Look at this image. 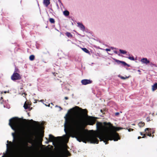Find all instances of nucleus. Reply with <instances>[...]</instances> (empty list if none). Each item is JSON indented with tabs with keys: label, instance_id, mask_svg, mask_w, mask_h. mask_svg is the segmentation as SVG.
<instances>
[{
	"label": "nucleus",
	"instance_id": "f257e3e1",
	"mask_svg": "<svg viewBox=\"0 0 157 157\" xmlns=\"http://www.w3.org/2000/svg\"><path fill=\"white\" fill-rule=\"evenodd\" d=\"M74 111V108L69 109L65 117L64 130L67 133L69 126L70 125L71 128L70 133L71 136L76 138L79 142L86 143L87 142H89L91 143L98 144L99 140L97 138H98L101 141H103L105 144H107L109 140L117 141L120 139L118 134L116 131L123 128L115 127L110 122H104V126L101 123L97 122L96 125L98 131L95 135L89 134L83 132L82 130V121L80 119L72 118L71 115Z\"/></svg>",
	"mask_w": 157,
	"mask_h": 157
},
{
	"label": "nucleus",
	"instance_id": "f03ea898",
	"mask_svg": "<svg viewBox=\"0 0 157 157\" xmlns=\"http://www.w3.org/2000/svg\"><path fill=\"white\" fill-rule=\"evenodd\" d=\"M33 140V138L29 137V140L27 142H24L21 147L17 149V152L19 153H25L27 154L33 153L34 151V148L32 146H28V143H32Z\"/></svg>",
	"mask_w": 157,
	"mask_h": 157
},
{
	"label": "nucleus",
	"instance_id": "7ed1b4c3",
	"mask_svg": "<svg viewBox=\"0 0 157 157\" xmlns=\"http://www.w3.org/2000/svg\"><path fill=\"white\" fill-rule=\"evenodd\" d=\"M20 119L17 117H13L9 120V125L12 129L15 132L20 129Z\"/></svg>",
	"mask_w": 157,
	"mask_h": 157
},
{
	"label": "nucleus",
	"instance_id": "20e7f679",
	"mask_svg": "<svg viewBox=\"0 0 157 157\" xmlns=\"http://www.w3.org/2000/svg\"><path fill=\"white\" fill-rule=\"evenodd\" d=\"M70 155L68 151L65 148L57 150L55 152L52 153L49 157H67Z\"/></svg>",
	"mask_w": 157,
	"mask_h": 157
},
{
	"label": "nucleus",
	"instance_id": "39448f33",
	"mask_svg": "<svg viewBox=\"0 0 157 157\" xmlns=\"http://www.w3.org/2000/svg\"><path fill=\"white\" fill-rule=\"evenodd\" d=\"M11 79L13 81L20 80L21 78V76L17 73H13L11 76Z\"/></svg>",
	"mask_w": 157,
	"mask_h": 157
},
{
	"label": "nucleus",
	"instance_id": "423d86ee",
	"mask_svg": "<svg viewBox=\"0 0 157 157\" xmlns=\"http://www.w3.org/2000/svg\"><path fill=\"white\" fill-rule=\"evenodd\" d=\"M49 141L46 142V143L48 144L49 142H52L53 141H55L57 140V138H60V137H56L51 134H49Z\"/></svg>",
	"mask_w": 157,
	"mask_h": 157
},
{
	"label": "nucleus",
	"instance_id": "0eeeda50",
	"mask_svg": "<svg viewBox=\"0 0 157 157\" xmlns=\"http://www.w3.org/2000/svg\"><path fill=\"white\" fill-rule=\"evenodd\" d=\"M92 82V81L89 79H84L82 80L81 83L82 85H86L90 84Z\"/></svg>",
	"mask_w": 157,
	"mask_h": 157
},
{
	"label": "nucleus",
	"instance_id": "6e6552de",
	"mask_svg": "<svg viewBox=\"0 0 157 157\" xmlns=\"http://www.w3.org/2000/svg\"><path fill=\"white\" fill-rule=\"evenodd\" d=\"M151 129L150 128H147L145 129V133L143 134V136L142 137V138H145L146 137V135L148 134L149 132H151Z\"/></svg>",
	"mask_w": 157,
	"mask_h": 157
},
{
	"label": "nucleus",
	"instance_id": "1a4fd4ad",
	"mask_svg": "<svg viewBox=\"0 0 157 157\" xmlns=\"http://www.w3.org/2000/svg\"><path fill=\"white\" fill-rule=\"evenodd\" d=\"M75 108L79 109V110H81L83 114L85 115H87V111L86 109H83L77 106H76Z\"/></svg>",
	"mask_w": 157,
	"mask_h": 157
},
{
	"label": "nucleus",
	"instance_id": "9d476101",
	"mask_svg": "<svg viewBox=\"0 0 157 157\" xmlns=\"http://www.w3.org/2000/svg\"><path fill=\"white\" fill-rule=\"evenodd\" d=\"M88 124L93 125L95 123V120L93 119L92 117L88 120Z\"/></svg>",
	"mask_w": 157,
	"mask_h": 157
},
{
	"label": "nucleus",
	"instance_id": "9b49d317",
	"mask_svg": "<svg viewBox=\"0 0 157 157\" xmlns=\"http://www.w3.org/2000/svg\"><path fill=\"white\" fill-rule=\"evenodd\" d=\"M141 62L143 63L147 64L150 63L149 61L147 58H143L141 59Z\"/></svg>",
	"mask_w": 157,
	"mask_h": 157
},
{
	"label": "nucleus",
	"instance_id": "f8f14e48",
	"mask_svg": "<svg viewBox=\"0 0 157 157\" xmlns=\"http://www.w3.org/2000/svg\"><path fill=\"white\" fill-rule=\"evenodd\" d=\"M12 135L13 137V141L14 143L16 144H17V139H18V137L16 136L15 133H12Z\"/></svg>",
	"mask_w": 157,
	"mask_h": 157
},
{
	"label": "nucleus",
	"instance_id": "ddd939ff",
	"mask_svg": "<svg viewBox=\"0 0 157 157\" xmlns=\"http://www.w3.org/2000/svg\"><path fill=\"white\" fill-rule=\"evenodd\" d=\"M50 0H44L43 3L46 7H48L50 3Z\"/></svg>",
	"mask_w": 157,
	"mask_h": 157
},
{
	"label": "nucleus",
	"instance_id": "4468645a",
	"mask_svg": "<svg viewBox=\"0 0 157 157\" xmlns=\"http://www.w3.org/2000/svg\"><path fill=\"white\" fill-rule=\"evenodd\" d=\"M31 121H33L34 123V124H36L35 127L36 129H38L40 128V124L38 122H36V121H33V120H31Z\"/></svg>",
	"mask_w": 157,
	"mask_h": 157
},
{
	"label": "nucleus",
	"instance_id": "2eb2a0df",
	"mask_svg": "<svg viewBox=\"0 0 157 157\" xmlns=\"http://www.w3.org/2000/svg\"><path fill=\"white\" fill-rule=\"evenodd\" d=\"M77 24L78 26L82 30L84 31L85 30V27L82 23L79 22L77 23Z\"/></svg>",
	"mask_w": 157,
	"mask_h": 157
},
{
	"label": "nucleus",
	"instance_id": "dca6fc26",
	"mask_svg": "<svg viewBox=\"0 0 157 157\" xmlns=\"http://www.w3.org/2000/svg\"><path fill=\"white\" fill-rule=\"evenodd\" d=\"M157 89V83H155L152 86V90L153 91H154Z\"/></svg>",
	"mask_w": 157,
	"mask_h": 157
},
{
	"label": "nucleus",
	"instance_id": "f3484780",
	"mask_svg": "<svg viewBox=\"0 0 157 157\" xmlns=\"http://www.w3.org/2000/svg\"><path fill=\"white\" fill-rule=\"evenodd\" d=\"M117 62H119L120 63H122L124 66H127L128 67H129V66L128 64H127L125 62L123 61H121L119 60H117Z\"/></svg>",
	"mask_w": 157,
	"mask_h": 157
},
{
	"label": "nucleus",
	"instance_id": "a211bd4d",
	"mask_svg": "<svg viewBox=\"0 0 157 157\" xmlns=\"http://www.w3.org/2000/svg\"><path fill=\"white\" fill-rule=\"evenodd\" d=\"M23 135L26 137H29V135L28 134V132L25 130H24L23 132Z\"/></svg>",
	"mask_w": 157,
	"mask_h": 157
},
{
	"label": "nucleus",
	"instance_id": "6ab92c4d",
	"mask_svg": "<svg viewBox=\"0 0 157 157\" xmlns=\"http://www.w3.org/2000/svg\"><path fill=\"white\" fill-rule=\"evenodd\" d=\"M24 107L25 109H29L30 106L29 105V104L26 103V102H25L24 104Z\"/></svg>",
	"mask_w": 157,
	"mask_h": 157
},
{
	"label": "nucleus",
	"instance_id": "aec40b11",
	"mask_svg": "<svg viewBox=\"0 0 157 157\" xmlns=\"http://www.w3.org/2000/svg\"><path fill=\"white\" fill-rule=\"evenodd\" d=\"M138 125L140 127H143L145 125V123L144 122L141 121L138 124Z\"/></svg>",
	"mask_w": 157,
	"mask_h": 157
},
{
	"label": "nucleus",
	"instance_id": "412c9836",
	"mask_svg": "<svg viewBox=\"0 0 157 157\" xmlns=\"http://www.w3.org/2000/svg\"><path fill=\"white\" fill-rule=\"evenodd\" d=\"M64 15L65 16H68L69 14V12L67 10H65L63 12Z\"/></svg>",
	"mask_w": 157,
	"mask_h": 157
},
{
	"label": "nucleus",
	"instance_id": "4be33fe9",
	"mask_svg": "<svg viewBox=\"0 0 157 157\" xmlns=\"http://www.w3.org/2000/svg\"><path fill=\"white\" fill-rule=\"evenodd\" d=\"M66 35L68 37H72V35L70 33L68 32H67L65 33Z\"/></svg>",
	"mask_w": 157,
	"mask_h": 157
},
{
	"label": "nucleus",
	"instance_id": "5701e85b",
	"mask_svg": "<svg viewBox=\"0 0 157 157\" xmlns=\"http://www.w3.org/2000/svg\"><path fill=\"white\" fill-rule=\"evenodd\" d=\"M82 50L85 52L89 54L90 52L88 50H87L86 48H82Z\"/></svg>",
	"mask_w": 157,
	"mask_h": 157
},
{
	"label": "nucleus",
	"instance_id": "b1692460",
	"mask_svg": "<svg viewBox=\"0 0 157 157\" xmlns=\"http://www.w3.org/2000/svg\"><path fill=\"white\" fill-rule=\"evenodd\" d=\"M49 21L51 23L53 24L55 23V20L53 18H50L49 19Z\"/></svg>",
	"mask_w": 157,
	"mask_h": 157
},
{
	"label": "nucleus",
	"instance_id": "393cba45",
	"mask_svg": "<svg viewBox=\"0 0 157 157\" xmlns=\"http://www.w3.org/2000/svg\"><path fill=\"white\" fill-rule=\"evenodd\" d=\"M29 59L30 60L32 61L34 59L35 56L33 55H31L29 56Z\"/></svg>",
	"mask_w": 157,
	"mask_h": 157
},
{
	"label": "nucleus",
	"instance_id": "a878e982",
	"mask_svg": "<svg viewBox=\"0 0 157 157\" xmlns=\"http://www.w3.org/2000/svg\"><path fill=\"white\" fill-rule=\"evenodd\" d=\"M119 51L121 52V53L124 54H126L127 53V52L125 51L122 50L121 49H120Z\"/></svg>",
	"mask_w": 157,
	"mask_h": 157
},
{
	"label": "nucleus",
	"instance_id": "bb28decb",
	"mask_svg": "<svg viewBox=\"0 0 157 157\" xmlns=\"http://www.w3.org/2000/svg\"><path fill=\"white\" fill-rule=\"evenodd\" d=\"M18 72H19V70L18 68H16L15 69V70H14V73H18Z\"/></svg>",
	"mask_w": 157,
	"mask_h": 157
},
{
	"label": "nucleus",
	"instance_id": "cd10ccee",
	"mask_svg": "<svg viewBox=\"0 0 157 157\" xmlns=\"http://www.w3.org/2000/svg\"><path fill=\"white\" fill-rule=\"evenodd\" d=\"M127 58L130 60H134V58L133 57L129 56L128 57H127Z\"/></svg>",
	"mask_w": 157,
	"mask_h": 157
},
{
	"label": "nucleus",
	"instance_id": "c85d7f7f",
	"mask_svg": "<svg viewBox=\"0 0 157 157\" xmlns=\"http://www.w3.org/2000/svg\"><path fill=\"white\" fill-rule=\"evenodd\" d=\"M146 121L147 122H149L151 121L150 117H148L146 118Z\"/></svg>",
	"mask_w": 157,
	"mask_h": 157
},
{
	"label": "nucleus",
	"instance_id": "c756f323",
	"mask_svg": "<svg viewBox=\"0 0 157 157\" xmlns=\"http://www.w3.org/2000/svg\"><path fill=\"white\" fill-rule=\"evenodd\" d=\"M151 133V132H149V133L148 134V135H147V136L150 137L152 136V137H153L154 136V135H153L152 136Z\"/></svg>",
	"mask_w": 157,
	"mask_h": 157
},
{
	"label": "nucleus",
	"instance_id": "7c9ffc66",
	"mask_svg": "<svg viewBox=\"0 0 157 157\" xmlns=\"http://www.w3.org/2000/svg\"><path fill=\"white\" fill-rule=\"evenodd\" d=\"M120 78L122 79H126V78H128V77H123V76H120Z\"/></svg>",
	"mask_w": 157,
	"mask_h": 157
},
{
	"label": "nucleus",
	"instance_id": "2f4dec72",
	"mask_svg": "<svg viewBox=\"0 0 157 157\" xmlns=\"http://www.w3.org/2000/svg\"><path fill=\"white\" fill-rule=\"evenodd\" d=\"M7 143H9L10 144V146L12 145L13 144V143L11 141H9L8 140L7 141Z\"/></svg>",
	"mask_w": 157,
	"mask_h": 157
},
{
	"label": "nucleus",
	"instance_id": "473e14b6",
	"mask_svg": "<svg viewBox=\"0 0 157 157\" xmlns=\"http://www.w3.org/2000/svg\"><path fill=\"white\" fill-rule=\"evenodd\" d=\"M133 129H132V128H129L128 129V131L129 132H130L131 131H133Z\"/></svg>",
	"mask_w": 157,
	"mask_h": 157
},
{
	"label": "nucleus",
	"instance_id": "72a5a7b5",
	"mask_svg": "<svg viewBox=\"0 0 157 157\" xmlns=\"http://www.w3.org/2000/svg\"><path fill=\"white\" fill-rule=\"evenodd\" d=\"M105 50L106 51H110L111 50L110 49H109V48H106V49H105Z\"/></svg>",
	"mask_w": 157,
	"mask_h": 157
},
{
	"label": "nucleus",
	"instance_id": "f704fd0d",
	"mask_svg": "<svg viewBox=\"0 0 157 157\" xmlns=\"http://www.w3.org/2000/svg\"><path fill=\"white\" fill-rule=\"evenodd\" d=\"M119 114V113L118 112H117L115 113V115L116 116H117Z\"/></svg>",
	"mask_w": 157,
	"mask_h": 157
},
{
	"label": "nucleus",
	"instance_id": "c9c22d12",
	"mask_svg": "<svg viewBox=\"0 0 157 157\" xmlns=\"http://www.w3.org/2000/svg\"><path fill=\"white\" fill-rule=\"evenodd\" d=\"M6 147H7V149L9 148V145L8 144H6Z\"/></svg>",
	"mask_w": 157,
	"mask_h": 157
},
{
	"label": "nucleus",
	"instance_id": "e433bc0d",
	"mask_svg": "<svg viewBox=\"0 0 157 157\" xmlns=\"http://www.w3.org/2000/svg\"><path fill=\"white\" fill-rule=\"evenodd\" d=\"M65 99V100H67L68 99V97H65L64 98Z\"/></svg>",
	"mask_w": 157,
	"mask_h": 157
},
{
	"label": "nucleus",
	"instance_id": "4c0bfd02",
	"mask_svg": "<svg viewBox=\"0 0 157 157\" xmlns=\"http://www.w3.org/2000/svg\"><path fill=\"white\" fill-rule=\"evenodd\" d=\"M140 134L141 135V136H143V133L141 132H140Z\"/></svg>",
	"mask_w": 157,
	"mask_h": 157
},
{
	"label": "nucleus",
	"instance_id": "58836bf2",
	"mask_svg": "<svg viewBox=\"0 0 157 157\" xmlns=\"http://www.w3.org/2000/svg\"><path fill=\"white\" fill-rule=\"evenodd\" d=\"M141 138L142 137L141 136H139L138 137V139H139Z\"/></svg>",
	"mask_w": 157,
	"mask_h": 157
},
{
	"label": "nucleus",
	"instance_id": "ea45409f",
	"mask_svg": "<svg viewBox=\"0 0 157 157\" xmlns=\"http://www.w3.org/2000/svg\"><path fill=\"white\" fill-rule=\"evenodd\" d=\"M114 52L116 54H117V52L116 51H114Z\"/></svg>",
	"mask_w": 157,
	"mask_h": 157
},
{
	"label": "nucleus",
	"instance_id": "a19ab883",
	"mask_svg": "<svg viewBox=\"0 0 157 157\" xmlns=\"http://www.w3.org/2000/svg\"><path fill=\"white\" fill-rule=\"evenodd\" d=\"M151 132H152V134H153L155 132V131H153L152 132L151 131Z\"/></svg>",
	"mask_w": 157,
	"mask_h": 157
},
{
	"label": "nucleus",
	"instance_id": "79ce46f5",
	"mask_svg": "<svg viewBox=\"0 0 157 157\" xmlns=\"http://www.w3.org/2000/svg\"><path fill=\"white\" fill-rule=\"evenodd\" d=\"M35 102H34V103H36V102H37V100H35Z\"/></svg>",
	"mask_w": 157,
	"mask_h": 157
},
{
	"label": "nucleus",
	"instance_id": "37998d69",
	"mask_svg": "<svg viewBox=\"0 0 157 157\" xmlns=\"http://www.w3.org/2000/svg\"><path fill=\"white\" fill-rule=\"evenodd\" d=\"M101 112H102V110L101 109Z\"/></svg>",
	"mask_w": 157,
	"mask_h": 157
},
{
	"label": "nucleus",
	"instance_id": "c03bdc74",
	"mask_svg": "<svg viewBox=\"0 0 157 157\" xmlns=\"http://www.w3.org/2000/svg\"><path fill=\"white\" fill-rule=\"evenodd\" d=\"M1 99H3V98H2V97L1 98Z\"/></svg>",
	"mask_w": 157,
	"mask_h": 157
},
{
	"label": "nucleus",
	"instance_id": "a18cd8bd",
	"mask_svg": "<svg viewBox=\"0 0 157 157\" xmlns=\"http://www.w3.org/2000/svg\"><path fill=\"white\" fill-rule=\"evenodd\" d=\"M24 94H25V95H27V94L26 93H24Z\"/></svg>",
	"mask_w": 157,
	"mask_h": 157
},
{
	"label": "nucleus",
	"instance_id": "49530a36",
	"mask_svg": "<svg viewBox=\"0 0 157 157\" xmlns=\"http://www.w3.org/2000/svg\"><path fill=\"white\" fill-rule=\"evenodd\" d=\"M58 1L59 2H60V0H58Z\"/></svg>",
	"mask_w": 157,
	"mask_h": 157
},
{
	"label": "nucleus",
	"instance_id": "de8ad7c7",
	"mask_svg": "<svg viewBox=\"0 0 157 157\" xmlns=\"http://www.w3.org/2000/svg\"><path fill=\"white\" fill-rule=\"evenodd\" d=\"M58 1L59 2H60V0H58Z\"/></svg>",
	"mask_w": 157,
	"mask_h": 157
},
{
	"label": "nucleus",
	"instance_id": "09e8293b",
	"mask_svg": "<svg viewBox=\"0 0 157 157\" xmlns=\"http://www.w3.org/2000/svg\"><path fill=\"white\" fill-rule=\"evenodd\" d=\"M138 71H140V70H138Z\"/></svg>",
	"mask_w": 157,
	"mask_h": 157
},
{
	"label": "nucleus",
	"instance_id": "8fccbe9b",
	"mask_svg": "<svg viewBox=\"0 0 157 157\" xmlns=\"http://www.w3.org/2000/svg\"><path fill=\"white\" fill-rule=\"evenodd\" d=\"M4 156L3 155V156H2V157H4Z\"/></svg>",
	"mask_w": 157,
	"mask_h": 157
}]
</instances>
